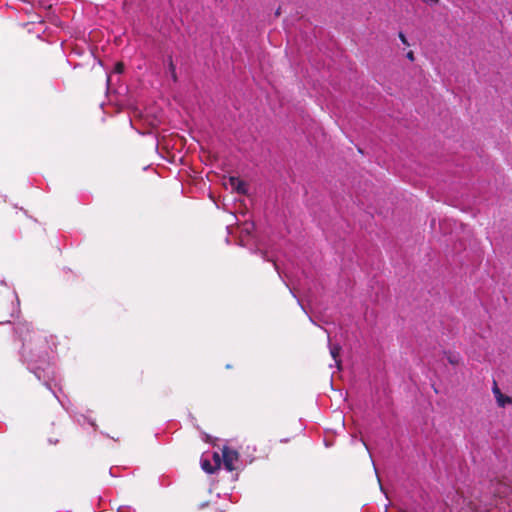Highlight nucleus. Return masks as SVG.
Wrapping results in <instances>:
<instances>
[{"label":"nucleus","mask_w":512,"mask_h":512,"mask_svg":"<svg viewBox=\"0 0 512 512\" xmlns=\"http://www.w3.org/2000/svg\"><path fill=\"white\" fill-rule=\"evenodd\" d=\"M239 453L238 451L224 446L222 449V461L224 467L228 471H234L237 469L236 463L239 461Z\"/></svg>","instance_id":"f257e3e1"},{"label":"nucleus","mask_w":512,"mask_h":512,"mask_svg":"<svg viewBox=\"0 0 512 512\" xmlns=\"http://www.w3.org/2000/svg\"><path fill=\"white\" fill-rule=\"evenodd\" d=\"M492 392L499 407H505L506 405L512 404V398L502 394L496 381L493 382Z\"/></svg>","instance_id":"f03ea898"},{"label":"nucleus","mask_w":512,"mask_h":512,"mask_svg":"<svg viewBox=\"0 0 512 512\" xmlns=\"http://www.w3.org/2000/svg\"><path fill=\"white\" fill-rule=\"evenodd\" d=\"M229 184L239 194L246 195L248 193L247 183L238 177H230Z\"/></svg>","instance_id":"7ed1b4c3"},{"label":"nucleus","mask_w":512,"mask_h":512,"mask_svg":"<svg viewBox=\"0 0 512 512\" xmlns=\"http://www.w3.org/2000/svg\"><path fill=\"white\" fill-rule=\"evenodd\" d=\"M498 487L495 489V493L499 496V497H508L512 494V490L509 486H507L505 483L503 482H498Z\"/></svg>","instance_id":"20e7f679"},{"label":"nucleus","mask_w":512,"mask_h":512,"mask_svg":"<svg viewBox=\"0 0 512 512\" xmlns=\"http://www.w3.org/2000/svg\"><path fill=\"white\" fill-rule=\"evenodd\" d=\"M340 351H341V347L339 345H331L330 346V354L332 356V358L335 360L336 362V366L340 369L341 367V360H340Z\"/></svg>","instance_id":"39448f33"},{"label":"nucleus","mask_w":512,"mask_h":512,"mask_svg":"<svg viewBox=\"0 0 512 512\" xmlns=\"http://www.w3.org/2000/svg\"><path fill=\"white\" fill-rule=\"evenodd\" d=\"M201 466H202V469H203L204 471H206L207 473H214V472H215V470H217V469L215 468V466H213V465L210 463V461H209V460H207V459L202 460V462H201Z\"/></svg>","instance_id":"423d86ee"},{"label":"nucleus","mask_w":512,"mask_h":512,"mask_svg":"<svg viewBox=\"0 0 512 512\" xmlns=\"http://www.w3.org/2000/svg\"><path fill=\"white\" fill-rule=\"evenodd\" d=\"M168 67L171 73V77L174 81H177L176 67L173 63V59L171 56L168 57Z\"/></svg>","instance_id":"0eeeda50"},{"label":"nucleus","mask_w":512,"mask_h":512,"mask_svg":"<svg viewBox=\"0 0 512 512\" xmlns=\"http://www.w3.org/2000/svg\"><path fill=\"white\" fill-rule=\"evenodd\" d=\"M447 360L452 365H458L459 364V356L456 354L449 353L447 356Z\"/></svg>","instance_id":"6e6552de"},{"label":"nucleus","mask_w":512,"mask_h":512,"mask_svg":"<svg viewBox=\"0 0 512 512\" xmlns=\"http://www.w3.org/2000/svg\"><path fill=\"white\" fill-rule=\"evenodd\" d=\"M213 459L215 461V468L219 469L223 461L221 460V457L217 452L213 454Z\"/></svg>","instance_id":"1a4fd4ad"},{"label":"nucleus","mask_w":512,"mask_h":512,"mask_svg":"<svg viewBox=\"0 0 512 512\" xmlns=\"http://www.w3.org/2000/svg\"><path fill=\"white\" fill-rule=\"evenodd\" d=\"M399 39L401 40V42H402L403 44H405V45H409V43H408V40H407L406 36H405L402 32H400V33H399Z\"/></svg>","instance_id":"9d476101"},{"label":"nucleus","mask_w":512,"mask_h":512,"mask_svg":"<svg viewBox=\"0 0 512 512\" xmlns=\"http://www.w3.org/2000/svg\"><path fill=\"white\" fill-rule=\"evenodd\" d=\"M124 69V65L123 63H117L116 66H115V70L118 72V73H121Z\"/></svg>","instance_id":"9b49d317"},{"label":"nucleus","mask_w":512,"mask_h":512,"mask_svg":"<svg viewBox=\"0 0 512 512\" xmlns=\"http://www.w3.org/2000/svg\"><path fill=\"white\" fill-rule=\"evenodd\" d=\"M422 1L429 5H436L439 3L440 0H422Z\"/></svg>","instance_id":"f8f14e48"},{"label":"nucleus","mask_w":512,"mask_h":512,"mask_svg":"<svg viewBox=\"0 0 512 512\" xmlns=\"http://www.w3.org/2000/svg\"><path fill=\"white\" fill-rule=\"evenodd\" d=\"M406 56H407V58L410 61H414V53H413V51H409Z\"/></svg>","instance_id":"ddd939ff"},{"label":"nucleus","mask_w":512,"mask_h":512,"mask_svg":"<svg viewBox=\"0 0 512 512\" xmlns=\"http://www.w3.org/2000/svg\"><path fill=\"white\" fill-rule=\"evenodd\" d=\"M275 15L278 17L281 15V7H278V9L275 12Z\"/></svg>","instance_id":"4468645a"},{"label":"nucleus","mask_w":512,"mask_h":512,"mask_svg":"<svg viewBox=\"0 0 512 512\" xmlns=\"http://www.w3.org/2000/svg\"><path fill=\"white\" fill-rule=\"evenodd\" d=\"M0 286H1V287H6V283H5V281H4V280H0Z\"/></svg>","instance_id":"2eb2a0df"}]
</instances>
